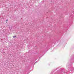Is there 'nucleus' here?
Here are the masks:
<instances>
[{
	"label": "nucleus",
	"mask_w": 74,
	"mask_h": 74,
	"mask_svg": "<svg viewBox=\"0 0 74 74\" xmlns=\"http://www.w3.org/2000/svg\"><path fill=\"white\" fill-rule=\"evenodd\" d=\"M13 38H15V37H16V36H13Z\"/></svg>",
	"instance_id": "nucleus-1"
},
{
	"label": "nucleus",
	"mask_w": 74,
	"mask_h": 74,
	"mask_svg": "<svg viewBox=\"0 0 74 74\" xmlns=\"http://www.w3.org/2000/svg\"><path fill=\"white\" fill-rule=\"evenodd\" d=\"M66 73H68V72L66 71Z\"/></svg>",
	"instance_id": "nucleus-2"
},
{
	"label": "nucleus",
	"mask_w": 74,
	"mask_h": 74,
	"mask_svg": "<svg viewBox=\"0 0 74 74\" xmlns=\"http://www.w3.org/2000/svg\"><path fill=\"white\" fill-rule=\"evenodd\" d=\"M36 62H35V63H36Z\"/></svg>",
	"instance_id": "nucleus-3"
}]
</instances>
